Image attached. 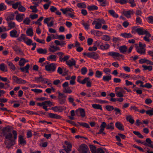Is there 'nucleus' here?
Returning <instances> with one entry per match:
<instances>
[{"instance_id":"61","label":"nucleus","mask_w":153,"mask_h":153,"mask_svg":"<svg viewBox=\"0 0 153 153\" xmlns=\"http://www.w3.org/2000/svg\"><path fill=\"white\" fill-rule=\"evenodd\" d=\"M33 42L32 40L27 38V40H25L24 42L27 45L30 46L31 45V44Z\"/></svg>"},{"instance_id":"42","label":"nucleus","mask_w":153,"mask_h":153,"mask_svg":"<svg viewBox=\"0 0 153 153\" xmlns=\"http://www.w3.org/2000/svg\"><path fill=\"white\" fill-rule=\"evenodd\" d=\"M110 45L107 44H105L104 45H100V48L102 50H107L110 47Z\"/></svg>"},{"instance_id":"48","label":"nucleus","mask_w":153,"mask_h":153,"mask_svg":"<svg viewBox=\"0 0 153 153\" xmlns=\"http://www.w3.org/2000/svg\"><path fill=\"white\" fill-rule=\"evenodd\" d=\"M91 32L97 36H100L101 34V32L99 30H91Z\"/></svg>"},{"instance_id":"22","label":"nucleus","mask_w":153,"mask_h":153,"mask_svg":"<svg viewBox=\"0 0 153 153\" xmlns=\"http://www.w3.org/2000/svg\"><path fill=\"white\" fill-rule=\"evenodd\" d=\"M106 126V123L104 122L102 123V124L100 126V129L99 131L97 133L98 134H100L102 133L103 131L104 130Z\"/></svg>"},{"instance_id":"63","label":"nucleus","mask_w":153,"mask_h":153,"mask_svg":"<svg viewBox=\"0 0 153 153\" xmlns=\"http://www.w3.org/2000/svg\"><path fill=\"white\" fill-rule=\"evenodd\" d=\"M27 137L28 138H31L32 136V134L31 131L30 130H28L26 134Z\"/></svg>"},{"instance_id":"32","label":"nucleus","mask_w":153,"mask_h":153,"mask_svg":"<svg viewBox=\"0 0 153 153\" xmlns=\"http://www.w3.org/2000/svg\"><path fill=\"white\" fill-rule=\"evenodd\" d=\"M120 36L125 38H129L132 37V35L129 33H123L120 34Z\"/></svg>"},{"instance_id":"25","label":"nucleus","mask_w":153,"mask_h":153,"mask_svg":"<svg viewBox=\"0 0 153 153\" xmlns=\"http://www.w3.org/2000/svg\"><path fill=\"white\" fill-rule=\"evenodd\" d=\"M133 10H128L124 11L123 13L127 18H129L131 17V15L133 14Z\"/></svg>"},{"instance_id":"23","label":"nucleus","mask_w":153,"mask_h":153,"mask_svg":"<svg viewBox=\"0 0 153 153\" xmlns=\"http://www.w3.org/2000/svg\"><path fill=\"white\" fill-rule=\"evenodd\" d=\"M92 25H95V28L96 29L100 28L102 26V24L101 22H100L99 21H94L92 23Z\"/></svg>"},{"instance_id":"15","label":"nucleus","mask_w":153,"mask_h":153,"mask_svg":"<svg viewBox=\"0 0 153 153\" xmlns=\"http://www.w3.org/2000/svg\"><path fill=\"white\" fill-rule=\"evenodd\" d=\"M75 63L76 61L73 58H72L66 62V64L69 67H71L74 66V65H75Z\"/></svg>"},{"instance_id":"40","label":"nucleus","mask_w":153,"mask_h":153,"mask_svg":"<svg viewBox=\"0 0 153 153\" xmlns=\"http://www.w3.org/2000/svg\"><path fill=\"white\" fill-rule=\"evenodd\" d=\"M92 106L93 108L95 109L100 110H102V105L99 104H92Z\"/></svg>"},{"instance_id":"56","label":"nucleus","mask_w":153,"mask_h":153,"mask_svg":"<svg viewBox=\"0 0 153 153\" xmlns=\"http://www.w3.org/2000/svg\"><path fill=\"white\" fill-rule=\"evenodd\" d=\"M118 76L119 77H120L122 78H124L125 79L127 78H129L130 77V76L129 75L125 73H120V75H119Z\"/></svg>"},{"instance_id":"26","label":"nucleus","mask_w":153,"mask_h":153,"mask_svg":"<svg viewBox=\"0 0 153 153\" xmlns=\"http://www.w3.org/2000/svg\"><path fill=\"white\" fill-rule=\"evenodd\" d=\"M145 36L143 37V39L146 42H149L150 41V38L151 36V35L149 32L148 33L146 34L145 35Z\"/></svg>"},{"instance_id":"38","label":"nucleus","mask_w":153,"mask_h":153,"mask_svg":"<svg viewBox=\"0 0 153 153\" xmlns=\"http://www.w3.org/2000/svg\"><path fill=\"white\" fill-rule=\"evenodd\" d=\"M8 26L10 29L15 28L16 27V24L15 22L10 21L7 23Z\"/></svg>"},{"instance_id":"46","label":"nucleus","mask_w":153,"mask_h":153,"mask_svg":"<svg viewBox=\"0 0 153 153\" xmlns=\"http://www.w3.org/2000/svg\"><path fill=\"white\" fill-rule=\"evenodd\" d=\"M102 71L97 70L95 74V76L98 78H100L102 76Z\"/></svg>"},{"instance_id":"36","label":"nucleus","mask_w":153,"mask_h":153,"mask_svg":"<svg viewBox=\"0 0 153 153\" xmlns=\"http://www.w3.org/2000/svg\"><path fill=\"white\" fill-rule=\"evenodd\" d=\"M37 51L39 54H46L47 52V49L46 48L43 49L42 48H39L37 50Z\"/></svg>"},{"instance_id":"4","label":"nucleus","mask_w":153,"mask_h":153,"mask_svg":"<svg viewBox=\"0 0 153 153\" xmlns=\"http://www.w3.org/2000/svg\"><path fill=\"white\" fill-rule=\"evenodd\" d=\"M135 46L136 51L139 53L141 54H144L146 53V49L145 48L146 45L145 44H142L140 42L139 44H136Z\"/></svg>"},{"instance_id":"37","label":"nucleus","mask_w":153,"mask_h":153,"mask_svg":"<svg viewBox=\"0 0 153 153\" xmlns=\"http://www.w3.org/2000/svg\"><path fill=\"white\" fill-rule=\"evenodd\" d=\"M0 70L4 72H6L7 71V67L5 65L4 63L0 64Z\"/></svg>"},{"instance_id":"12","label":"nucleus","mask_w":153,"mask_h":153,"mask_svg":"<svg viewBox=\"0 0 153 153\" xmlns=\"http://www.w3.org/2000/svg\"><path fill=\"white\" fill-rule=\"evenodd\" d=\"M64 108L66 109V107L60 106H57L52 107L51 108V109L55 112H62Z\"/></svg>"},{"instance_id":"8","label":"nucleus","mask_w":153,"mask_h":153,"mask_svg":"<svg viewBox=\"0 0 153 153\" xmlns=\"http://www.w3.org/2000/svg\"><path fill=\"white\" fill-rule=\"evenodd\" d=\"M56 67V65L55 63H52L48 64L45 66V70L50 72L54 71Z\"/></svg>"},{"instance_id":"52","label":"nucleus","mask_w":153,"mask_h":153,"mask_svg":"<svg viewBox=\"0 0 153 153\" xmlns=\"http://www.w3.org/2000/svg\"><path fill=\"white\" fill-rule=\"evenodd\" d=\"M90 148L91 152L92 153H96V148L94 145H89Z\"/></svg>"},{"instance_id":"31","label":"nucleus","mask_w":153,"mask_h":153,"mask_svg":"<svg viewBox=\"0 0 153 153\" xmlns=\"http://www.w3.org/2000/svg\"><path fill=\"white\" fill-rule=\"evenodd\" d=\"M87 9L89 11H93L97 10L98 7L97 6L92 4L88 6Z\"/></svg>"},{"instance_id":"11","label":"nucleus","mask_w":153,"mask_h":153,"mask_svg":"<svg viewBox=\"0 0 153 153\" xmlns=\"http://www.w3.org/2000/svg\"><path fill=\"white\" fill-rule=\"evenodd\" d=\"M65 143L66 144V146H63L64 150L67 153H68L71 150L72 145L69 142L67 141H65Z\"/></svg>"},{"instance_id":"5","label":"nucleus","mask_w":153,"mask_h":153,"mask_svg":"<svg viewBox=\"0 0 153 153\" xmlns=\"http://www.w3.org/2000/svg\"><path fill=\"white\" fill-rule=\"evenodd\" d=\"M133 48V46H131L129 47V49L127 50V47L126 45H123L120 46L119 48V50L120 52L123 53H125L127 52L128 53H130L131 52Z\"/></svg>"},{"instance_id":"64","label":"nucleus","mask_w":153,"mask_h":153,"mask_svg":"<svg viewBox=\"0 0 153 153\" xmlns=\"http://www.w3.org/2000/svg\"><path fill=\"white\" fill-rule=\"evenodd\" d=\"M114 108L111 105H107L105 106L106 109L108 111H111L114 110Z\"/></svg>"},{"instance_id":"13","label":"nucleus","mask_w":153,"mask_h":153,"mask_svg":"<svg viewBox=\"0 0 153 153\" xmlns=\"http://www.w3.org/2000/svg\"><path fill=\"white\" fill-rule=\"evenodd\" d=\"M89 58H92L95 60H97L100 58V56L96 52H90Z\"/></svg>"},{"instance_id":"24","label":"nucleus","mask_w":153,"mask_h":153,"mask_svg":"<svg viewBox=\"0 0 153 153\" xmlns=\"http://www.w3.org/2000/svg\"><path fill=\"white\" fill-rule=\"evenodd\" d=\"M126 118L127 121L128 122L130 123L133 124L134 123V120L131 115H127L126 116Z\"/></svg>"},{"instance_id":"14","label":"nucleus","mask_w":153,"mask_h":153,"mask_svg":"<svg viewBox=\"0 0 153 153\" xmlns=\"http://www.w3.org/2000/svg\"><path fill=\"white\" fill-rule=\"evenodd\" d=\"M10 36L12 38H18L19 36V33H17L15 29H13L10 32Z\"/></svg>"},{"instance_id":"21","label":"nucleus","mask_w":153,"mask_h":153,"mask_svg":"<svg viewBox=\"0 0 153 153\" xmlns=\"http://www.w3.org/2000/svg\"><path fill=\"white\" fill-rule=\"evenodd\" d=\"M25 16V15L24 14H18L16 16V19L18 22H22Z\"/></svg>"},{"instance_id":"59","label":"nucleus","mask_w":153,"mask_h":153,"mask_svg":"<svg viewBox=\"0 0 153 153\" xmlns=\"http://www.w3.org/2000/svg\"><path fill=\"white\" fill-rule=\"evenodd\" d=\"M128 2L131 4V7H134L136 6V4L135 3L134 0H128Z\"/></svg>"},{"instance_id":"60","label":"nucleus","mask_w":153,"mask_h":153,"mask_svg":"<svg viewBox=\"0 0 153 153\" xmlns=\"http://www.w3.org/2000/svg\"><path fill=\"white\" fill-rule=\"evenodd\" d=\"M26 82L27 81L26 80L19 78L17 84H25Z\"/></svg>"},{"instance_id":"44","label":"nucleus","mask_w":153,"mask_h":153,"mask_svg":"<svg viewBox=\"0 0 153 153\" xmlns=\"http://www.w3.org/2000/svg\"><path fill=\"white\" fill-rule=\"evenodd\" d=\"M111 79V76L109 74L108 76H104L102 78V79L104 81L108 82Z\"/></svg>"},{"instance_id":"18","label":"nucleus","mask_w":153,"mask_h":153,"mask_svg":"<svg viewBox=\"0 0 153 153\" xmlns=\"http://www.w3.org/2000/svg\"><path fill=\"white\" fill-rule=\"evenodd\" d=\"M48 114L49 117L51 118L60 119L61 118V117L60 116L56 114L49 113Z\"/></svg>"},{"instance_id":"29","label":"nucleus","mask_w":153,"mask_h":153,"mask_svg":"<svg viewBox=\"0 0 153 153\" xmlns=\"http://www.w3.org/2000/svg\"><path fill=\"white\" fill-rule=\"evenodd\" d=\"M77 7L79 9H85L87 7V5L85 2H80L77 4Z\"/></svg>"},{"instance_id":"58","label":"nucleus","mask_w":153,"mask_h":153,"mask_svg":"<svg viewBox=\"0 0 153 153\" xmlns=\"http://www.w3.org/2000/svg\"><path fill=\"white\" fill-rule=\"evenodd\" d=\"M133 133L135 135L137 136L139 138H143V136L139 132L136 131H134Z\"/></svg>"},{"instance_id":"16","label":"nucleus","mask_w":153,"mask_h":153,"mask_svg":"<svg viewBox=\"0 0 153 153\" xmlns=\"http://www.w3.org/2000/svg\"><path fill=\"white\" fill-rule=\"evenodd\" d=\"M146 143L143 144L144 145L153 148V142L149 138H146Z\"/></svg>"},{"instance_id":"33","label":"nucleus","mask_w":153,"mask_h":153,"mask_svg":"<svg viewBox=\"0 0 153 153\" xmlns=\"http://www.w3.org/2000/svg\"><path fill=\"white\" fill-rule=\"evenodd\" d=\"M30 67V65L27 64L25 67L21 68L20 69L22 72H25L26 73H29L28 69Z\"/></svg>"},{"instance_id":"17","label":"nucleus","mask_w":153,"mask_h":153,"mask_svg":"<svg viewBox=\"0 0 153 153\" xmlns=\"http://www.w3.org/2000/svg\"><path fill=\"white\" fill-rule=\"evenodd\" d=\"M18 141L21 145H25L26 144V141L24 138L23 136L20 135L19 136Z\"/></svg>"},{"instance_id":"43","label":"nucleus","mask_w":153,"mask_h":153,"mask_svg":"<svg viewBox=\"0 0 153 153\" xmlns=\"http://www.w3.org/2000/svg\"><path fill=\"white\" fill-rule=\"evenodd\" d=\"M21 4V2H17L12 4V7L13 9H16L18 8Z\"/></svg>"},{"instance_id":"53","label":"nucleus","mask_w":153,"mask_h":153,"mask_svg":"<svg viewBox=\"0 0 153 153\" xmlns=\"http://www.w3.org/2000/svg\"><path fill=\"white\" fill-rule=\"evenodd\" d=\"M115 92L116 95L118 97H121L123 96V94L122 93V92L120 91L119 90H116V88H115Z\"/></svg>"},{"instance_id":"49","label":"nucleus","mask_w":153,"mask_h":153,"mask_svg":"<svg viewBox=\"0 0 153 153\" xmlns=\"http://www.w3.org/2000/svg\"><path fill=\"white\" fill-rule=\"evenodd\" d=\"M70 58V56L69 55L64 56L60 62H65L66 63V62L68 61V60Z\"/></svg>"},{"instance_id":"62","label":"nucleus","mask_w":153,"mask_h":153,"mask_svg":"<svg viewBox=\"0 0 153 153\" xmlns=\"http://www.w3.org/2000/svg\"><path fill=\"white\" fill-rule=\"evenodd\" d=\"M23 23L26 25H29L30 22L29 18L27 17L25 18L23 21Z\"/></svg>"},{"instance_id":"47","label":"nucleus","mask_w":153,"mask_h":153,"mask_svg":"<svg viewBox=\"0 0 153 153\" xmlns=\"http://www.w3.org/2000/svg\"><path fill=\"white\" fill-rule=\"evenodd\" d=\"M63 92L66 94H71L72 92V91L70 87H68L63 89Z\"/></svg>"},{"instance_id":"3","label":"nucleus","mask_w":153,"mask_h":153,"mask_svg":"<svg viewBox=\"0 0 153 153\" xmlns=\"http://www.w3.org/2000/svg\"><path fill=\"white\" fill-rule=\"evenodd\" d=\"M34 81L37 83L41 82L43 84H46L48 85H49L51 84V81L50 80L43 77L42 75L35 77Z\"/></svg>"},{"instance_id":"35","label":"nucleus","mask_w":153,"mask_h":153,"mask_svg":"<svg viewBox=\"0 0 153 153\" xmlns=\"http://www.w3.org/2000/svg\"><path fill=\"white\" fill-rule=\"evenodd\" d=\"M54 43L57 45H60L61 47H63L66 45L65 42L63 41L60 42L58 40H55Z\"/></svg>"},{"instance_id":"7","label":"nucleus","mask_w":153,"mask_h":153,"mask_svg":"<svg viewBox=\"0 0 153 153\" xmlns=\"http://www.w3.org/2000/svg\"><path fill=\"white\" fill-rule=\"evenodd\" d=\"M78 150L79 153H90L88 146L84 144H82L79 146Z\"/></svg>"},{"instance_id":"20","label":"nucleus","mask_w":153,"mask_h":153,"mask_svg":"<svg viewBox=\"0 0 153 153\" xmlns=\"http://www.w3.org/2000/svg\"><path fill=\"white\" fill-rule=\"evenodd\" d=\"M60 49L59 47L54 45H51L49 48V50L51 52L53 53L57 51L60 50Z\"/></svg>"},{"instance_id":"55","label":"nucleus","mask_w":153,"mask_h":153,"mask_svg":"<svg viewBox=\"0 0 153 153\" xmlns=\"http://www.w3.org/2000/svg\"><path fill=\"white\" fill-rule=\"evenodd\" d=\"M7 9V6L3 3L0 4V11L5 10Z\"/></svg>"},{"instance_id":"6","label":"nucleus","mask_w":153,"mask_h":153,"mask_svg":"<svg viewBox=\"0 0 153 153\" xmlns=\"http://www.w3.org/2000/svg\"><path fill=\"white\" fill-rule=\"evenodd\" d=\"M58 102L61 105L64 104L66 102V96L64 94L59 92H58Z\"/></svg>"},{"instance_id":"34","label":"nucleus","mask_w":153,"mask_h":153,"mask_svg":"<svg viewBox=\"0 0 153 153\" xmlns=\"http://www.w3.org/2000/svg\"><path fill=\"white\" fill-rule=\"evenodd\" d=\"M57 57L55 55H50L47 57V59L51 61H56Z\"/></svg>"},{"instance_id":"30","label":"nucleus","mask_w":153,"mask_h":153,"mask_svg":"<svg viewBox=\"0 0 153 153\" xmlns=\"http://www.w3.org/2000/svg\"><path fill=\"white\" fill-rule=\"evenodd\" d=\"M108 12L111 16L114 18H117L119 17L118 15L113 10H108Z\"/></svg>"},{"instance_id":"1","label":"nucleus","mask_w":153,"mask_h":153,"mask_svg":"<svg viewBox=\"0 0 153 153\" xmlns=\"http://www.w3.org/2000/svg\"><path fill=\"white\" fill-rule=\"evenodd\" d=\"M2 134L5 139L4 143L7 148L9 149L15 144V140L17 137L16 131L13 130L12 133L10 128L8 126L5 127L2 129Z\"/></svg>"},{"instance_id":"19","label":"nucleus","mask_w":153,"mask_h":153,"mask_svg":"<svg viewBox=\"0 0 153 153\" xmlns=\"http://www.w3.org/2000/svg\"><path fill=\"white\" fill-rule=\"evenodd\" d=\"M116 127L119 130L123 131L124 130V127L121 123L119 122H117L115 124Z\"/></svg>"},{"instance_id":"50","label":"nucleus","mask_w":153,"mask_h":153,"mask_svg":"<svg viewBox=\"0 0 153 153\" xmlns=\"http://www.w3.org/2000/svg\"><path fill=\"white\" fill-rule=\"evenodd\" d=\"M7 63L11 70L13 71H15L16 70L15 66L11 62H8Z\"/></svg>"},{"instance_id":"9","label":"nucleus","mask_w":153,"mask_h":153,"mask_svg":"<svg viewBox=\"0 0 153 153\" xmlns=\"http://www.w3.org/2000/svg\"><path fill=\"white\" fill-rule=\"evenodd\" d=\"M108 56H112L114 59H116L120 57H122L123 55L119 53L113 51L109 52L108 53Z\"/></svg>"},{"instance_id":"54","label":"nucleus","mask_w":153,"mask_h":153,"mask_svg":"<svg viewBox=\"0 0 153 153\" xmlns=\"http://www.w3.org/2000/svg\"><path fill=\"white\" fill-rule=\"evenodd\" d=\"M77 123L80 126H82L83 127L89 128H90V126L89 125L86 123H82V122H78Z\"/></svg>"},{"instance_id":"39","label":"nucleus","mask_w":153,"mask_h":153,"mask_svg":"<svg viewBox=\"0 0 153 153\" xmlns=\"http://www.w3.org/2000/svg\"><path fill=\"white\" fill-rule=\"evenodd\" d=\"M26 33L27 36H32L33 35V32L32 28H29L27 29L26 31Z\"/></svg>"},{"instance_id":"10","label":"nucleus","mask_w":153,"mask_h":153,"mask_svg":"<svg viewBox=\"0 0 153 153\" xmlns=\"http://www.w3.org/2000/svg\"><path fill=\"white\" fill-rule=\"evenodd\" d=\"M75 114L78 116H80L83 118L85 116V110L83 108H79L77 109L75 111Z\"/></svg>"},{"instance_id":"57","label":"nucleus","mask_w":153,"mask_h":153,"mask_svg":"<svg viewBox=\"0 0 153 153\" xmlns=\"http://www.w3.org/2000/svg\"><path fill=\"white\" fill-rule=\"evenodd\" d=\"M43 105H47L51 107L52 105V103L50 100L45 101L43 102Z\"/></svg>"},{"instance_id":"51","label":"nucleus","mask_w":153,"mask_h":153,"mask_svg":"<svg viewBox=\"0 0 153 153\" xmlns=\"http://www.w3.org/2000/svg\"><path fill=\"white\" fill-rule=\"evenodd\" d=\"M27 62H28V61H26L25 59L21 58L19 61V64L20 66H23Z\"/></svg>"},{"instance_id":"45","label":"nucleus","mask_w":153,"mask_h":153,"mask_svg":"<svg viewBox=\"0 0 153 153\" xmlns=\"http://www.w3.org/2000/svg\"><path fill=\"white\" fill-rule=\"evenodd\" d=\"M146 114L151 117L153 115V108H152L146 110Z\"/></svg>"},{"instance_id":"27","label":"nucleus","mask_w":153,"mask_h":153,"mask_svg":"<svg viewBox=\"0 0 153 153\" xmlns=\"http://www.w3.org/2000/svg\"><path fill=\"white\" fill-rule=\"evenodd\" d=\"M60 10L62 12L63 14H66L68 12H72L73 11V10L71 8H61Z\"/></svg>"},{"instance_id":"28","label":"nucleus","mask_w":153,"mask_h":153,"mask_svg":"<svg viewBox=\"0 0 153 153\" xmlns=\"http://www.w3.org/2000/svg\"><path fill=\"white\" fill-rule=\"evenodd\" d=\"M27 37H26L25 35L24 34H22L20 37H18L17 38V40L19 42L23 41L25 42V40H27Z\"/></svg>"},{"instance_id":"2","label":"nucleus","mask_w":153,"mask_h":153,"mask_svg":"<svg viewBox=\"0 0 153 153\" xmlns=\"http://www.w3.org/2000/svg\"><path fill=\"white\" fill-rule=\"evenodd\" d=\"M149 32L146 29H144L142 27L137 28L135 27H133L131 31L132 33H137L139 35H145Z\"/></svg>"},{"instance_id":"41","label":"nucleus","mask_w":153,"mask_h":153,"mask_svg":"<svg viewBox=\"0 0 153 153\" xmlns=\"http://www.w3.org/2000/svg\"><path fill=\"white\" fill-rule=\"evenodd\" d=\"M105 127L107 129H110L111 130H113L114 129L113 123L111 122L108 125L106 124Z\"/></svg>"}]
</instances>
